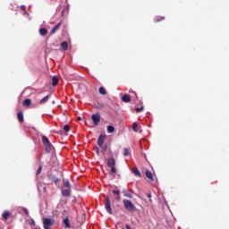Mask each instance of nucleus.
I'll return each instance as SVG.
<instances>
[{
  "mask_svg": "<svg viewBox=\"0 0 229 229\" xmlns=\"http://www.w3.org/2000/svg\"><path fill=\"white\" fill-rule=\"evenodd\" d=\"M22 105L23 106H30V105H31V99L26 98L25 100H23Z\"/></svg>",
  "mask_w": 229,
  "mask_h": 229,
  "instance_id": "obj_22",
  "label": "nucleus"
},
{
  "mask_svg": "<svg viewBox=\"0 0 229 229\" xmlns=\"http://www.w3.org/2000/svg\"><path fill=\"white\" fill-rule=\"evenodd\" d=\"M42 142L43 146H45V151L47 153H51L53 149V144H51V141H49V139H47L46 136H42Z\"/></svg>",
  "mask_w": 229,
  "mask_h": 229,
  "instance_id": "obj_1",
  "label": "nucleus"
},
{
  "mask_svg": "<svg viewBox=\"0 0 229 229\" xmlns=\"http://www.w3.org/2000/svg\"><path fill=\"white\" fill-rule=\"evenodd\" d=\"M105 208L108 214L112 216L114 214V211L112 210V205L110 204V197H106V202H105Z\"/></svg>",
  "mask_w": 229,
  "mask_h": 229,
  "instance_id": "obj_4",
  "label": "nucleus"
},
{
  "mask_svg": "<svg viewBox=\"0 0 229 229\" xmlns=\"http://www.w3.org/2000/svg\"><path fill=\"white\" fill-rule=\"evenodd\" d=\"M43 225L45 229H51V226H53L54 223L51 218H43Z\"/></svg>",
  "mask_w": 229,
  "mask_h": 229,
  "instance_id": "obj_6",
  "label": "nucleus"
},
{
  "mask_svg": "<svg viewBox=\"0 0 229 229\" xmlns=\"http://www.w3.org/2000/svg\"><path fill=\"white\" fill-rule=\"evenodd\" d=\"M65 12H69V4L66 5L61 13V16L64 17L65 15Z\"/></svg>",
  "mask_w": 229,
  "mask_h": 229,
  "instance_id": "obj_25",
  "label": "nucleus"
},
{
  "mask_svg": "<svg viewBox=\"0 0 229 229\" xmlns=\"http://www.w3.org/2000/svg\"><path fill=\"white\" fill-rule=\"evenodd\" d=\"M78 120H79V121H81V116H79V117H78Z\"/></svg>",
  "mask_w": 229,
  "mask_h": 229,
  "instance_id": "obj_40",
  "label": "nucleus"
},
{
  "mask_svg": "<svg viewBox=\"0 0 229 229\" xmlns=\"http://www.w3.org/2000/svg\"><path fill=\"white\" fill-rule=\"evenodd\" d=\"M62 27V22L57 23L51 30L50 35H55L58 30Z\"/></svg>",
  "mask_w": 229,
  "mask_h": 229,
  "instance_id": "obj_8",
  "label": "nucleus"
},
{
  "mask_svg": "<svg viewBox=\"0 0 229 229\" xmlns=\"http://www.w3.org/2000/svg\"><path fill=\"white\" fill-rule=\"evenodd\" d=\"M107 167H110L113 174H117V168H115V158H114V157L107 158Z\"/></svg>",
  "mask_w": 229,
  "mask_h": 229,
  "instance_id": "obj_2",
  "label": "nucleus"
},
{
  "mask_svg": "<svg viewBox=\"0 0 229 229\" xmlns=\"http://www.w3.org/2000/svg\"><path fill=\"white\" fill-rule=\"evenodd\" d=\"M39 35L46 37V35H47V30L46 28L39 29Z\"/></svg>",
  "mask_w": 229,
  "mask_h": 229,
  "instance_id": "obj_16",
  "label": "nucleus"
},
{
  "mask_svg": "<svg viewBox=\"0 0 229 229\" xmlns=\"http://www.w3.org/2000/svg\"><path fill=\"white\" fill-rule=\"evenodd\" d=\"M113 194H114L116 201H121V192L119 191H113Z\"/></svg>",
  "mask_w": 229,
  "mask_h": 229,
  "instance_id": "obj_11",
  "label": "nucleus"
},
{
  "mask_svg": "<svg viewBox=\"0 0 229 229\" xmlns=\"http://www.w3.org/2000/svg\"><path fill=\"white\" fill-rule=\"evenodd\" d=\"M61 47H62L63 51H67V49H69V44L67 43V41L62 42Z\"/></svg>",
  "mask_w": 229,
  "mask_h": 229,
  "instance_id": "obj_14",
  "label": "nucleus"
},
{
  "mask_svg": "<svg viewBox=\"0 0 229 229\" xmlns=\"http://www.w3.org/2000/svg\"><path fill=\"white\" fill-rule=\"evenodd\" d=\"M105 140H106V135L105 134H101L99 135L98 139V145L102 148L103 144H105Z\"/></svg>",
  "mask_w": 229,
  "mask_h": 229,
  "instance_id": "obj_7",
  "label": "nucleus"
},
{
  "mask_svg": "<svg viewBox=\"0 0 229 229\" xmlns=\"http://www.w3.org/2000/svg\"><path fill=\"white\" fill-rule=\"evenodd\" d=\"M145 175L148 178V180H150V182H153V174H151V172H149V170H147L145 172Z\"/></svg>",
  "mask_w": 229,
  "mask_h": 229,
  "instance_id": "obj_18",
  "label": "nucleus"
},
{
  "mask_svg": "<svg viewBox=\"0 0 229 229\" xmlns=\"http://www.w3.org/2000/svg\"><path fill=\"white\" fill-rule=\"evenodd\" d=\"M94 149L96 150L97 155H99V148L95 147Z\"/></svg>",
  "mask_w": 229,
  "mask_h": 229,
  "instance_id": "obj_35",
  "label": "nucleus"
},
{
  "mask_svg": "<svg viewBox=\"0 0 229 229\" xmlns=\"http://www.w3.org/2000/svg\"><path fill=\"white\" fill-rule=\"evenodd\" d=\"M115 131V128L112 125L107 126V133H114Z\"/></svg>",
  "mask_w": 229,
  "mask_h": 229,
  "instance_id": "obj_23",
  "label": "nucleus"
},
{
  "mask_svg": "<svg viewBox=\"0 0 229 229\" xmlns=\"http://www.w3.org/2000/svg\"><path fill=\"white\" fill-rule=\"evenodd\" d=\"M62 196H64V198H69V196H71V188L62 190Z\"/></svg>",
  "mask_w": 229,
  "mask_h": 229,
  "instance_id": "obj_9",
  "label": "nucleus"
},
{
  "mask_svg": "<svg viewBox=\"0 0 229 229\" xmlns=\"http://www.w3.org/2000/svg\"><path fill=\"white\" fill-rule=\"evenodd\" d=\"M125 228H126V229H131V227L129 225H125Z\"/></svg>",
  "mask_w": 229,
  "mask_h": 229,
  "instance_id": "obj_36",
  "label": "nucleus"
},
{
  "mask_svg": "<svg viewBox=\"0 0 229 229\" xmlns=\"http://www.w3.org/2000/svg\"><path fill=\"white\" fill-rule=\"evenodd\" d=\"M165 19V17L164 16H157L155 19L156 22H160L161 21H164Z\"/></svg>",
  "mask_w": 229,
  "mask_h": 229,
  "instance_id": "obj_27",
  "label": "nucleus"
},
{
  "mask_svg": "<svg viewBox=\"0 0 229 229\" xmlns=\"http://www.w3.org/2000/svg\"><path fill=\"white\" fill-rule=\"evenodd\" d=\"M52 181L54 182V183H55V185H58V183L60 182V179L56 177H52Z\"/></svg>",
  "mask_w": 229,
  "mask_h": 229,
  "instance_id": "obj_29",
  "label": "nucleus"
},
{
  "mask_svg": "<svg viewBox=\"0 0 229 229\" xmlns=\"http://www.w3.org/2000/svg\"><path fill=\"white\" fill-rule=\"evenodd\" d=\"M64 131L69 132V131H71V126L66 124V125H64Z\"/></svg>",
  "mask_w": 229,
  "mask_h": 229,
  "instance_id": "obj_30",
  "label": "nucleus"
},
{
  "mask_svg": "<svg viewBox=\"0 0 229 229\" xmlns=\"http://www.w3.org/2000/svg\"><path fill=\"white\" fill-rule=\"evenodd\" d=\"M58 81H59V80H58L57 76L53 77V79H52V87H56V85H58Z\"/></svg>",
  "mask_w": 229,
  "mask_h": 229,
  "instance_id": "obj_17",
  "label": "nucleus"
},
{
  "mask_svg": "<svg viewBox=\"0 0 229 229\" xmlns=\"http://www.w3.org/2000/svg\"><path fill=\"white\" fill-rule=\"evenodd\" d=\"M98 92L102 96H106V89H105V87H100L99 89H98Z\"/></svg>",
  "mask_w": 229,
  "mask_h": 229,
  "instance_id": "obj_21",
  "label": "nucleus"
},
{
  "mask_svg": "<svg viewBox=\"0 0 229 229\" xmlns=\"http://www.w3.org/2000/svg\"><path fill=\"white\" fill-rule=\"evenodd\" d=\"M138 126H139V125H137V123H133V124H132V130H133V131H137Z\"/></svg>",
  "mask_w": 229,
  "mask_h": 229,
  "instance_id": "obj_32",
  "label": "nucleus"
},
{
  "mask_svg": "<svg viewBox=\"0 0 229 229\" xmlns=\"http://www.w3.org/2000/svg\"><path fill=\"white\" fill-rule=\"evenodd\" d=\"M123 193L124 194L125 198H129L130 199H131V198H133V195L128 193V191H123Z\"/></svg>",
  "mask_w": 229,
  "mask_h": 229,
  "instance_id": "obj_28",
  "label": "nucleus"
},
{
  "mask_svg": "<svg viewBox=\"0 0 229 229\" xmlns=\"http://www.w3.org/2000/svg\"><path fill=\"white\" fill-rule=\"evenodd\" d=\"M64 223L65 225V228H71V223H69V217H64Z\"/></svg>",
  "mask_w": 229,
  "mask_h": 229,
  "instance_id": "obj_19",
  "label": "nucleus"
},
{
  "mask_svg": "<svg viewBox=\"0 0 229 229\" xmlns=\"http://www.w3.org/2000/svg\"><path fill=\"white\" fill-rule=\"evenodd\" d=\"M123 155H124V157H128V155H130V150L128 148H124Z\"/></svg>",
  "mask_w": 229,
  "mask_h": 229,
  "instance_id": "obj_31",
  "label": "nucleus"
},
{
  "mask_svg": "<svg viewBox=\"0 0 229 229\" xmlns=\"http://www.w3.org/2000/svg\"><path fill=\"white\" fill-rule=\"evenodd\" d=\"M31 224H32V225H35V220H32V221H31Z\"/></svg>",
  "mask_w": 229,
  "mask_h": 229,
  "instance_id": "obj_39",
  "label": "nucleus"
},
{
  "mask_svg": "<svg viewBox=\"0 0 229 229\" xmlns=\"http://www.w3.org/2000/svg\"><path fill=\"white\" fill-rule=\"evenodd\" d=\"M17 117L20 123H24V114H22V111L18 112Z\"/></svg>",
  "mask_w": 229,
  "mask_h": 229,
  "instance_id": "obj_10",
  "label": "nucleus"
},
{
  "mask_svg": "<svg viewBox=\"0 0 229 229\" xmlns=\"http://www.w3.org/2000/svg\"><path fill=\"white\" fill-rule=\"evenodd\" d=\"M142 110H144V106H142L141 107L136 108V112H138V113L142 112Z\"/></svg>",
  "mask_w": 229,
  "mask_h": 229,
  "instance_id": "obj_34",
  "label": "nucleus"
},
{
  "mask_svg": "<svg viewBox=\"0 0 229 229\" xmlns=\"http://www.w3.org/2000/svg\"><path fill=\"white\" fill-rule=\"evenodd\" d=\"M91 119L93 121V124L98 126L101 123V114L99 113L94 114H92Z\"/></svg>",
  "mask_w": 229,
  "mask_h": 229,
  "instance_id": "obj_5",
  "label": "nucleus"
},
{
  "mask_svg": "<svg viewBox=\"0 0 229 229\" xmlns=\"http://www.w3.org/2000/svg\"><path fill=\"white\" fill-rule=\"evenodd\" d=\"M101 148H102L103 151H108V145H106H106H102Z\"/></svg>",
  "mask_w": 229,
  "mask_h": 229,
  "instance_id": "obj_33",
  "label": "nucleus"
},
{
  "mask_svg": "<svg viewBox=\"0 0 229 229\" xmlns=\"http://www.w3.org/2000/svg\"><path fill=\"white\" fill-rule=\"evenodd\" d=\"M49 101V96L47 95L46 97H44L40 101H39V105H46V103Z\"/></svg>",
  "mask_w": 229,
  "mask_h": 229,
  "instance_id": "obj_15",
  "label": "nucleus"
},
{
  "mask_svg": "<svg viewBox=\"0 0 229 229\" xmlns=\"http://www.w3.org/2000/svg\"><path fill=\"white\" fill-rule=\"evenodd\" d=\"M63 183L64 187H65L66 189H71V182H69V180H64Z\"/></svg>",
  "mask_w": 229,
  "mask_h": 229,
  "instance_id": "obj_20",
  "label": "nucleus"
},
{
  "mask_svg": "<svg viewBox=\"0 0 229 229\" xmlns=\"http://www.w3.org/2000/svg\"><path fill=\"white\" fill-rule=\"evenodd\" d=\"M123 207L126 208V210H128V212H135L137 208L135 205H133V203L128 199H123Z\"/></svg>",
  "mask_w": 229,
  "mask_h": 229,
  "instance_id": "obj_3",
  "label": "nucleus"
},
{
  "mask_svg": "<svg viewBox=\"0 0 229 229\" xmlns=\"http://www.w3.org/2000/svg\"><path fill=\"white\" fill-rule=\"evenodd\" d=\"M132 171H133V174H135V176H138L139 178H140V176H142V174H140V171H139L137 168H133Z\"/></svg>",
  "mask_w": 229,
  "mask_h": 229,
  "instance_id": "obj_24",
  "label": "nucleus"
},
{
  "mask_svg": "<svg viewBox=\"0 0 229 229\" xmlns=\"http://www.w3.org/2000/svg\"><path fill=\"white\" fill-rule=\"evenodd\" d=\"M10 212L9 211H4L3 214H2V217L4 218V221H8V219L10 218Z\"/></svg>",
  "mask_w": 229,
  "mask_h": 229,
  "instance_id": "obj_13",
  "label": "nucleus"
},
{
  "mask_svg": "<svg viewBox=\"0 0 229 229\" xmlns=\"http://www.w3.org/2000/svg\"><path fill=\"white\" fill-rule=\"evenodd\" d=\"M148 198L151 199V194H148Z\"/></svg>",
  "mask_w": 229,
  "mask_h": 229,
  "instance_id": "obj_38",
  "label": "nucleus"
},
{
  "mask_svg": "<svg viewBox=\"0 0 229 229\" xmlns=\"http://www.w3.org/2000/svg\"><path fill=\"white\" fill-rule=\"evenodd\" d=\"M41 173H42V165H40L36 171V176H40Z\"/></svg>",
  "mask_w": 229,
  "mask_h": 229,
  "instance_id": "obj_26",
  "label": "nucleus"
},
{
  "mask_svg": "<svg viewBox=\"0 0 229 229\" xmlns=\"http://www.w3.org/2000/svg\"><path fill=\"white\" fill-rule=\"evenodd\" d=\"M130 92H132V93L135 95L136 99L139 98V97L137 96V93H135V92H133V91H130Z\"/></svg>",
  "mask_w": 229,
  "mask_h": 229,
  "instance_id": "obj_37",
  "label": "nucleus"
},
{
  "mask_svg": "<svg viewBox=\"0 0 229 229\" xmlns=\"http://www.w3.org/2000/svg\"><path fill=\"white\" fill-rule=\"evenodd\" d=\"M122 101H123V103H130V101H131V98L130 95H123L122 97Z\"/></svg>",
  "mask_w": 229,
  "mask_h": 229,
  "instance_id": "obj_12",
  "label": "nucleus"
}]
</instances>
